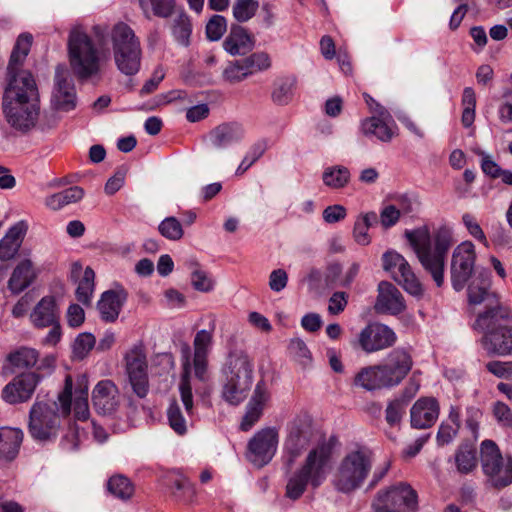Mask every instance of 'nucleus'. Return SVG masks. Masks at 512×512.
Listing matches in <instances>:
<instances>
[{
	"instance_id": "obj_1",
	"label": "nucleus",
	"mask_w": 512,
	"mask_h": 512,
	"mask_svg": "<svg viewBox=\"0 0 512 512\" xmlns=\"http://www.w3.org/2000/svg\"><path fill=\"white\" fill-rule=\"evenodd\" d=\"M406 237L422 267L438 287L442 286L446 255L453 244L452 230L441 226L431 236L428 228L422 227L406 232Z\"/></svg>"
},
{
	"instance_id": "obj_2",
	"label": "nucleus",
	"mask_w": 512,
	"mask_h": 512,
	"mask_svg": "<svg viewBox=\"0 0 512 512\" xmlns=\"http://www.w3.org/2000/svg\"><path fill=\"white\" fill-rule=\"evenodd\" d=\"M93 34L99 45L110 37L114 63L126 76L136 75L141 68L142 47L134 30L124 22H117L110 30L104 25L93 26Z\"/></svg>"
},
{
	"instance_id": "obj_3",
	"label": "nucleus",
	"mask_w": 512,
	"mask_h": 512,
	"mask_svg": "<svg viewBox=\"0 0 512 512\" xmlns=\"http://www.w3.org/2000/svg\"><path fill=\"white\" fill-rule=\"evenodd\" d=\"M512 310L504 305L485 310L477 316L473 328L483 333L482 348L489 356L512 355Z\"/></svg>"
},
{
	"instance_id": "obj_4",
	"label": "nucleus",
	"mask_w": 512,
	"mask_h": 512,
	"mask_svg": "<svg viewBox=\"0 0 512 512\" xmlns=\"http://www.w3.org/2000/svg\"><path fill=\"white\" fill-rule=\"evenodd\" d=\"M373 462V453L366 446H357L348 450L332 472V486L343 494L356 491L368 478Z\"/></svg>"
},
{
	"instance_id": "obj_5",
	"label": "nucleus",
	"mask_w": 512,
	"mask_h": 512,
	"mask_svg": "<svg viewBox=\"0 0 512 512\" xmlns=\"http://www.w3.org/2000/svg\"><path fill=\"white\" fill-rule=\"evenodd\" d=\"M331 454L332 447L327 443H321L312 449L303 465L289 477L286 497L295 501L304 494L308 484L314 488L319 487L326 479Z\"/></svg>"
},
{
	"instance_id": "obj_6",
	"label": "nucleus",
	"mask_w": 512,
	"mask_h": 512,
	"mask_svg": "<svg viewBox=\"0 0 512 512\" xmlns=\"http://www.w3.org/2000/svg\"><path fill=\"white\" fill-rule=\"evenodd\" d=\"M67 52L71 71L78 79H89L100 71V52L84 26L77 24L70 29Z\"/></svg>"
},
{
	"instance_id": "obj_7",
	"label": "nucleus",
	"mask_w": 512,
	"mask_h": 512,
	"mask_svg": "<svg viewBox=\"0 0 512 512\" xmlns=\"http://www.w3.org/2000/svg\"><path fill=\"white\" fill-rule=\"evenodd\" d=\"M253 362L244 353H232L222 368V398L231 405L242 403L253 384Z\"/></svg>"
},
{
	"instance_id": "obj_8",
	"label": "nucleus",
	"mask_w": 512,
	"mask_h": 512,
	"mask_svg": "<svg viewBox=\"0 0 512 512\" xmlns=\"http://www.w3.org/2000/svg\"><path fill=\"white\" fill-rule=\"evenodd\" d=\"M480 459L483 472L494 487L502 488L512 483V458H503L494 441L481 443Z\"/></svg>"
},
{
	"instance_id": "obj_9",
	"label": "nucleus",
	"mask_w": 512,
	"mask_h": 512,
	"mask_svg": "<svg viewBox=\"0 0 512 512\" xmlns=\"http://www.w3.org/2000/svg\"><path fill=\"white\" fill-rule=\"evenodd\" d=\"M73 410L75 418L87 420L90 415L88 404V379L85 375H79L74 382L71 376H66L64 388L58 395L60 413L67 416Z\"/></svg>"
},
{
	"instance_id": "obj_10",
	"label": "nucleus",
	"mask_w": 512,
	"mask_h": 512,
	"mask_svg": "<svg viewBox=\"0 0 512 512\" xmlns=\"http://www.w3.org/2000/svg\"><path fill=\"white\" fill-rule=\"evenodd\" d=\"M57 402H35L29 412L30 435L39 441L55 438L60 429V415Z\"/></svg>"
},
{
	"instance_id": "obj_11",
	"label": "nucleus",
	"mask_w": 512,
	"mask_h": 512,
	"mask_svg": "<svg viewBox=\"0 0 512 512\" xmlns=\"http://www.w3.org/2000/svg\"><path fill=\"white\" fill-rule=\"evenodd\" d=\"M363 96L373 115L361 121L360 130L362 134L366 137H374L381 142H390L397 132V126L392 116L384 106L376 102L370 95L364 93Z\"/></svg>"
},
{
	"instance_id": "obj_12",
	"label": "nucleus",
	"mask_w": 512,
	"mask_h": 512,
	"mask_svg": "<svg viewBox=\"0 0 512 512\" xmlns=\"http://www.w3.org/2000/svg\"><path fill=\"white\" fill-rule=\"evenodd\" d=\"M372 506L375 512H416L417 493L410 485L400 483L379 491Z\"/></svg>"
},
{
	"instance_id": "obj_13",
	"label": "nucleus",
	"mask_w": 512,
	"mask_h": 512,
	"mask_svg": "<svg viewBox=\"0 0 512 512\" xmlns=\"http://www.w3.org/2000/svg\"><path fill=\"white\" fill-rule=\"evenodd\" d=\"M279 443V430L276 427H264L258 430L248 441L246 458L257 468L267 465L275 456Z\"/></svg>"
},
{
	"instance_id": "obj_14",
	"label": "nucleus",
	"mask_w": 512,
	"mask_h": 512,
	"mask_svg": "<svg viewBox=\"0 0 512 512\" xmlns=\"http://www.w3.org/2000/svg\"><path fill=\"white\" fill-rule=\"evenodd\" d=\"M476 261L475 246L471 241H463L455 247L451 258V281L456 291H461L474 277Z\"/></svg>"
},
{
	"instance_id": "obj_15",
	"label": "nucleus",
	"mask_w": 512,
	"mask_h": 512,
	"mask_svg": "<svg viewBox=\"0 0 512 512\" xmlns=\"http://www.w3.org/2000/svg\"><path fill=\"white\" fill-rule=\"evenodd\" d=\"M383 269L399 283L409 294L421 296L423 287L413 273L408 261L395 250L386 251L382 255Z\"/></svg>"
},
{
	"instance_id": "obj_16",
	"label": "nucleus",
	"mask_w": 512,
	"mask_h": 512,
	"mask_svg": "<svg viewBox=\"0 0 512 512\" xmlns=\"http://www.w3.org/2000/svg\"><path fill=\"white\" fill-rule=\"evenodd\" d=\"M312 437L311 421L307 416H297L287 424V435L283 449L287 455L288 465L308 447Z\"/></svg>"
},
{
	"instance_id": "obj_17",
	"label": "nucleus",
	"mask_w": 512,
	"mask_h": 512,
	"mask_svg": "<svg viewBox=\"0 0 512 512\" xmlns=\"http://www.w3.org/2000/svg\"><path fill=\"white\" fill-rule=\"evenodd\" d=\"M39 102L36 82L27 70L7 71L3 102Z\"/></svg>"
},
{
	"instance_id": "obj_18",
	"label": "nucleus",
	"mask_w": 512,
	"mask_h": 512,
	"mask_svg": "<svg viewBox=\"0 0 512 512\" xmlns=\"http://www.w3.org/2000/svg\"><path fill=\"white\" fill-rule=\"evenodd\" d=\"M125 368L133 392L139 397H146L149 391L148 364L146 354L141 346L132 347L125 354Z\"/></svg>"
},
{
	"instance_id": "obj_19",
	"label": "nucleus",
	"mask_w": 512,
	"mask_h": 512,
	"mask_svg": "<svg viewBox=\"0 0 512 512\" xmlns=\"http://www.w3.org/2000/svg\"><path fill=\"white\" fill-rule=\"evenodd\" d=\"M51 105L57 112H69L77 105L76 89L65 65H58L55 69Z\"/></svg>"
},
{
	"instance_id": "obj_20",
	"label": "nucleus",
	"mask_w": 512,
	"mask_h": 512,
	"mask_svg": "<svg viewBox=\"0 0 512 512\" xmlns=\"http://www.w3.org/2000/svg\"><path fill=\"white\" fill-rule=\"evenodd\" d=\"M3 113L9 125L20 132L33 129L39 119V102H3Z\"/></svg>"
},
{
	"instance_id": "obj_21",
	"label": "nucleus",
	"mask_w": 512,
	"mask_h": 512,
	"mask_svg": "<svg viewBox=\"0 0 512 512\" xmlns=\"http://www.w3.org/2000/svg\"><path fill=\"white\" fill-rule=\"evenodd\" d=\"M396 340L395 332L387 325L370 323L360 331L353 344L370 354L393 346Z\"/></svg>"
},
{
	"instance_id": "obj_22",
	"label": "nucleus",
	"mask_w": 512,
	"mask_h": 512,
	"mask_svg": "<svg viewBox=\"0 0 512 512\" xmlns=\"http://www.w3.org/2000/svg\"><path fill=\"white\" fill-rule=\"evenodd\" d=\"M271 66L270 57L265 52H257L246 58L231 62L223 71V77L230 83H237L248 76L267 70Z\"/></svg>"
},
{
	"instance_id": "obj_23",
	"label": "nucleus",
	"mask_w": 512,
	"mask_h": 512,
	"mask_svg": "<svg viewBox=\"0 0 512 512\" xmlns=\"http://www.w3.org/2000/svg\"><path fill=\"white\" fill-rule=\"evenodd\" d=\"M39 382L40 376L34 372L20 374L4 386L2 398L9 404L27 402Z\"/></svg>"
},
{
	"instance_id": "obj_24",
	"label": "nucleus",
	"mask_w": 512,
	"mask_h": 512,
	"mask_svg": "<svg viewBox=\"0 0 512 512\" xmlns=\"http://www.w3.org/2000/svg\"><path fill=\"white\" fill-rule=\"evenodd\" d=\"M94 409L102 415H112L119 407L120 394L113 381H99L92 391Z\"/></svg>"
},
{
	"instance_id": "obj_25",
	"label": "nucleus",
	"mask_w": 512,
	"mask_h": 512,
	"mask_svg": "<svg viewBox=\"0 0 512 512\" xmlns=\"http://www.w3.org/2000/svg\"><path fill=\"white\" fill-rule=\"evenodd\" d=\"M490 287L491 280L487 271H479L475 274L468 284L469 303L474 305L485 303L486 310L502 305Z\"/></svg>"
},
{
	"instance_id": "obj_26",
	"label": "nucleus",
	"mask_w": 512,
	"mask_h": 512,
	"mask_svg": "<svg viewBox=\"0 0 512 512\" xmlns=\"http://www.w3.org/2000/svg\"><path fill=\"white\" fill-rule=\"evenodd\" d=\"M245 129L238 122H224L214 127L208 134L210 145L219 150L230 148L242 142Z\"/></svg>"
},
{
	"instance_id": "obj_27",
	"label": "nucleus",
	"mask_w": 512,
	"mask_h": 512,
	"mask_svg": "<svg viewBox=\"0 0 512 512\" xmlns=\"http://www.w3.org/2000/svg\"><path fill=\"white\" fill-rule=\"evenodd\" d=\"M374 307L379 313L397 315L403 312L406 306L398 288L390 282L382 281L378 285V296Z\"/></svg>"
},
{
	"instance_id": "obj_28",
	"label": "nucleus",
	"mask_w": 512,
	"mask_h": 512,
	"mask_svg": "<svg viewBox=\"0 0 512 512\" xmlns=\"http://www.w3.org/2000/svg\"><path fill=\"white\" fill-rule=\"evenodd\" d=\"M411 425L417 429L431 427L439 416V404L433 397L418 399L411 408Z\"/></svg>"
},
{
	"instance_id": "obj_29",
	"label": "nucleus",
	"mask_w": 512,
	"mask_h": 512,
	"mask_svg": "<svg viewBox=\"0 0 512 512\" xmlns=\"http://www.w3.org/2000/svg\"><path fill=\"white\" fill-rule=\"evenodd\" d=\"M127 300V292L124 289L105 291L97 303L100 317L105 322H115Z\"/></svg>"
},
{
	"instance_id": "obj_30",
	"label": "nucleus",
	"mask_w": 512,
	"mask_h": 512,
	"mask_svg": "<svg viewBox=\"0 0 512 512\" xmlns=\"http://www.w3.org/2000/svg\"><path fill=\"white\" fill-rule=\"evenodd\" d=\"M33 325L37 328H46L59 321V307L54 296L43 297L30 314Z\"/></svg>"
},
{
	"instance_id": "obj_31",
	"label": "nucleus",
	"mask_w": 512,
	"mask_h": 512,
	"mask_svg": "<svg viewBox=\"0 0 512 512\" xmlns=\"http://www.w3.org/2000/svg\"><path fill=\"white\" fill-rule=\"evenodd\" d=\"M255 41L248 31L240 25H232L223 42L224 50L232 56L244 55L254 48Z\"/></svg>"
},
{
	"instance_id": "obj_32",
	"label": "nucleus",
	"mask_w": 512,
	"mask_h": 512,
	"mask_svg": "<svg viewBox=\"0 0 512 512\" xmlns=\"http://www.w3.org/2000/svg\"><path fill=\"white\" fill-rule=\"evenodd\" d=\"M23 441V432L19 428L3 427L0 429V460H14Z\"/></svg>"
},
{
	"instance_id": "obj_33",
	"label": "nucleus",
	"mask_w": 512,
	"mask_h": 512,
	"mask_svg": "<svg viewBox=\"0 0 512 512\" xmlns=\"http://www.w3.org/2000/svg\"><path fill=\"white\" fill-rule=\"evenodd\" d=\"M26 231L27 225L23 221L16 223L8 230L6 235L0 240L1 260H9L16 255Z\"/></svg>"
},
{
	"instance_id": "obj_34",
	"label": "nucleus",
	"mask_w": 512,
	"mask_h": 512,
	"mask_svg": "<svg viewBox=\"0 0 512 512\" xmlns=\"http://www.w3.org/2000/svg\"><path fill=\"white\" fill-rule=\"evenodd\" d=\"M36 277V272L31 260L20 261L12 272L8 281V288L14 294H18L31 285Z\"/></svg>"
},
{
	"instance_id": "obj_35",
	"label": "nucleus",
	"mask_w": 512,
	"mask_h": 512,
	"mask_svg": "<svg viewBox=\"0 0 512 512\" xmlns=\"http://www.w3.org/2000/svg\"><path fill=\"white\" fill-rule=\"evenodd\" d=\"M353 385L368 392L385 389L377 364L362 367L355 374Z\"/></svg>"
},
{
	"instance_id": "obj_36",
	"label": "nucleus",
	"mask_w": 512,
	"mask_h": 512,
	"mask_svg": "<svg viewBox=\"0 0 512 512\" xmlns=\"http://www.w3.org/2000/svg\"><path fill=\"white\" fill-rule=\"evenodd\" d=\"M296 86L297 78L294 75L277 78L273 84L272 101L280 106L288 105L294 97Z\"/></svg>"
},
{
	"instance_id": "obj_37",
	"label": "nucleus",
	"mask_w": 512,
	"mask_h": 512,
	"mask_svg": "<svg viewBox=\"0 0 512 512\" xmlns=\"http://www.w3.org/2000/svg\"><path fill=\"white\" fill-rule=\"evenodd\" d=\"M190 356V348L185 346L182 349V358H183V374L179 386L180 395L182 403L185 407L186 413L191 414L193 410V395H192V387L190 384V372H191V364L189 360Z\"/></svg>"
},
{
	"instance_id": "obj_38",
	"label": "nucleus",
	"mask_w": 512,
	"mask_h": 512,
	"mask_svg": "<svg viewBox=\"0 0 512 512\" xmlns=\"http://www.w3.org/2000/svg\"><path fill=\"white\" fill-rule=\"evenodd\" d=\"M33 37L29 33H22L18 36L12 50L7 71L22 70L21 67L30 51Z\"/></svg>"
},
{
	"instance_id": "obj_39",
	"label": "nucleus",
	"mask_w": 512,
	"mask_h": 512,
	"mask_svg": "<svg viewBox=\"0 0 512 512\" xmlns=\"http://www.w3.org/2000/svg\"><path fill=\"white\" fill-rule=\"evenodd\" d=\"M83 196L84 190L79 186H73L48 196L45 199V205L51 210H59L66 205L80 201Z\"/></svg>"
},
{
	"instance_id": "obj_40",
	"label": "nucleus",
	"mask_w": 512,
	"mask_h": 512,
	"mask_svg": "<svg viewBox=\"0 0 512 512\" xmlns=\"http://www.w3.org/2000/svg\"><path fill=\"white\" fill-rule=\"evenodd\" d=\"M454 463L458 473L466 475L477 467L475 449L469 444L460 445L454 454Z\"/></svg>"
},
{
	"instance_id": "obj_41",
	"label": "nucleus",
	"mask_w": 512,
	"mask_h": 512,
	"mask_svg": "<svg viewBox=\"0 0 512 512\" xmlns=\"http://www.w3.org/2000/svg\"><path fill=\"white\" fill-rule=\"evenodd\" d=\"M322 181L330 189H342L350 181V171L341 165L327 167L323 171Z\"/></svg>"
},
{
	"instance_id": "obj_42",
	"label": "nucleus",
	"mask_w": 512,
	"mask_h": 512,
	"mask_svg": "<svg viewBox=\"0 0 512 512\" xmlns=\"http://www.w3.org/2000/svg\"><path fill=\"white\" fill-rule=\"evenodd\" d=\"M9 363L16 369H29L34 367L39 360L37 350L29 347H21L7 356Z\"/></svg>"
},
{
	"instance_id": "obj_43",
	"label": "nucleus",
	"mask_w": 512,
	"mask_h": 512,
	"mask_svg": "<svg viewBox=\"0 0 512 512\" xmlns=\"http://www.w3.org/2000/svg\"><path fill=\"white\" fill-rule=\"evenodd\" d=\"M391 368L396 370L404 378L413 367V359L408 351L402 348L392 350L385 358V361Z\"/></svg>"
},
{
	"instance_id": "obj_44",
	"label": "nucleus",
	"mask_w": 512,
	"mask_h": 512,
	"mask_svg": "<svg viewBox=\"0 0 512 512\" xmlns=\"http://www.w3.org/2000/svg\"><path fill=\"white\" fill-rule=\"evenodd\" d=\"M376 220L377 214L375 212H368L357 218L354 224L353 236L358 244L365 246L370 243L368 230Z\"/></svg>"
},
{
	"instance_id": "obj_45",
	"label": "nucleus",
	"mask_w": 512,
	"mask_h": 512,
	"mask_svg": "<svg viewBox=\"0 0 512 512\" xmlns=\"http://www.w3.org/2000/svg\"><path fill=\"white\" fill-rule=\"evenodd\" d=\"M172 33L176 42L183 46H188L192 33L190 18L185 13H180L173 22Z\"/></svg>"
},
{
	"instance_id": "obj_46",
	"label": "nucleus",
	"mask_w": 512,
	"mask_h": 512,
	"mask_svg": "<svg viewBox=\"0 0 512 512\" xmlns=\"http://www.w3.org/2000/svg\"><path fill=\"white\" fill-rule=\"evenodd\" d=\"M94 278V271L90 267H86L83 277L76 289L77 300L84 305H89L91 303L94 293Z\"/></svg>"
},
{
	"instance_id": "obj_47",
	"label": "nucleus",
	"mask_w": 512,
	"mask_h": 512,
	"mask_svg": "<svg viewBox=\"0 0 512 512\" xmlns=\"http://www.w3.org/2000/svg\"><path fill=\"white\" fill-rule=\"evenodd\" d=\"M258 9V0H235L232 14L237 22L245 23L256 15Z\"/></svg>"
},
{
	"instance_id": "obj_48",
	"label": "nucleus",
	"mask_w": 512,
	"mask_h": 512,
	"mask_svg": "<svg viewBox=\"0 0 512 512\" xmlns=\"http://www.w3.org/2000/svg\"><path fill=\"white\" fill-rule=\"evenodd\" d=\"M289 356L302 367H308L312 362V355L306 343L300 338H294L288 345Z\"/></svg>"
},
{
	"instance_id": "obj_49",
	"label": "nucleus",
	"mask_w": 512,
	"mask_h": 512,
	"mask_svg": "<svg viewBox=\"0 0 512 512\" xmlns=\"http://www.w3.org/2000/svg\"><path fill=\"white\" fill-rule=\"evenodd\" d=\"M108 490L115 497L126 500L134 493V487L130 480L124 476H112L108 481Z\"/></svg>"
},
{
	"instance_id": "obj_50",
	"label": "nucleus",
	"mask_w": 512,
	"mask_h": 512,
	"mask_svg": "<svg viewBox=\"0 0 512 512\" xmlns=\"http://www.w3.org/2000/svg\"><path fill=\"white\" fill-rule=\"evenodd\" d=\"M463 112L461 122L464 127L469 128L475 120L476 96L472 88L466 87L462 95Z\"/></svg>"
},
{
	"instance_id": "obj_51",
	"label": "nucleus",
	"mask_w": 512,
	"mask_h": 512,
	"mask_svg": "<svg viewBox=\"0 0 512 512\" xmlns=\"http://www.w3.org/2000/svg\"><path fill=\"white\" fill-rule=\"evenodd\" d=\"M167 417L169 425L174 430V432H176L178 435H184L187 432V420L176 402L169 406L167 410Z\"/></svg>"
},
{
	"instance_id": "obj_52",
	"label": "nucleus",
	"mask_w": 512,
	"mask_h": 512,
	"mask_svg": "<svg viewBox=\"0 0 512 512\" xmlns=\"http://www.w3.org/2000/svg\"><path fill=\"white\" fill-rule=\"evenodd\" d=\"M159 232L166 239L177 241L183 236L181 223L175 217H167L159 224Z\"/></svg>"
},
{
	"instance_id": "obj_53",
	"label": "nucleus",
	"mask_w": 512,
	"mask_h": 512,
	"mask_svg": "<svg viewBox=\"0 0 512 512\" xmlns=\"http://www.w3.org/2000/svg\"><path fill=\"white\" fill-rule=\"evenodd\" d=\"M96 340L91 333H81L73 343V355L77 359H83L95 346Z\"/></svg>"
},
{
	"instance_id": "obj_54",
	"label": "nucleus",
	"mask_w": 512,
	"mask_h": 512,
	"mask_svg": "<svg viewBox=\"0 0 512 512\" xmlns=\"http://www.w3.org/2000/svg\"><path fill=\"white\" fill-rule=\"evenodd\" d=\"M497 116L502 124L512 123V88L503 90L497 108Z\"/></svg>"
},
{
	"instance_id": "obj_55",
	"label": "nucleus",
	"mask_w": 512,
	"mask_h": 512,
	"mask_svg": "<svg viewBox=\"0 0 512 512\" xmlns=\"http://www.w3.org/2000/svg\"><path fill=\"white\" fill-rule=\"evenodd\" d=\"M264 407L259 404H253L252 401L246 405V411L240 423L242 431H249L261 418Z\"/></svg>"
},
{
	"instance_id": "obj_56",
	"label": "nucleus",
	"mask_w": 512,
	"mask_h": 512,
	"mask_svg": "<svg viewBox=\"0 0 512 512\" xmlns=\"http://www.w3.org/2000/svg\"><path fill=\"white\" fill-rule=\"evenodd\" d=\"M264 407L259 404H253L252 401L246 405V411L240 423L242 431H249L261 418Z\"/></svg>"
},
{
	"instance_id": "obj_57",
	"label": "nucleus",
	"mask_w": 512,
	"mask_h": 512,
	"mask_svg": "<svg viewBox=\"0 0 512 512\" xmlns=\"http://www.w3.org/2000/svg\"><path fill=\"white\" fill-rule=\"evenodd\" d=\"M264 407L259 404H253L252 401L246 405V411L240 423L242 431H249L261 418Z\"/></svg>"
},
{
	"instance_id": "obj_58",
	"label": "nucleus",
	"mask_w": 512,
	"mask_h": 512,
	"mask_svg": "<svg viewBox=\"0 0 512 512\" xmlns=\"http://www.w3.org/2000/svg\"><path fill=\"white\" fill-rule=\"evenodd\" d=\"M227 30V21L221 15H214L206 25V35L211 41H218Z\"/></svg>"
},
{
	"instance_id": "obj_59",
	"label": "nucleus",
	"mask_w": 512,
	"mask_h": 512,
	"mask_svg": "<svg viewBox=\"0 0 512 512\" xmlns=\"http://www.w3.org/2000/svg\"><path fill=\"white\" fill-rule=\"evenodd\" d=\"M462 222L467 229L468 233L477 241L482 243L484 246L488 247L489 243L487 237L475 219V217L470 213H465L462 216Z\"/></svg>"
},
{
	"instance_id": "obj_60",
	"label": "nucleus",
	"mask_w": 512,
	"mask_h": 512,
	"mask_svg": "<svg viewBox=\"0 0 512 512\" xmlns=\"http://www.w3.org/2000/svg\"><path fill=\"white\" fill-rule=\"evenodd\" d=\"M191 284L200 292H210L214 288L213 279L204 270L196 267L191 273Z\"/></svg>"
},
{
	"instance_id": "obj_61",
	"label": "nucleus",
	"mask_w": 512,
	"mask_h": 512,
	"mask_svg": "<svg viewBox=\"0 0 512 512\" xmlns=\"http://www.w3.org/2000/svg\"><path fill=\"white\" fill-rule=\"evenodd\" d=\"M377 365L379 367L385 389L396 387L405 379L396 370L391 368L386 362H382Z\"/></svg>"
},
{
	"instance_id": "obj_62",
	"label": "nucleus",
	"mask_w": 512,
	"mask_h": 512,
	"mask_svg": "<svg viewBox=\"0 0 512 512\" xmlns=\"http://www.w3.org/2000/svg\"><path fill=\"white\" fill-rule=\"evenodd\" d=\"M377 365L379 367L385 389L396 387L405 379L396 370L391 368L386 362H382Z\"/></svg>"
},
{
	"instance_id": "obj_63",
	"label": "nucleus",
	"mask_w": 512,
	"mask_h": 512,
	"mask_svg": "<svg viewBox=\"0 0 512 512\" xmlns=\"http://www.w3.org/2000/svg\"><path fill=\"white\" fill-rule=\"evenodd\" d=\"M485 367L497 378L512 379V361H490Z\"/></svg>"
},
{
	"instance_id": "obj_64",
	"label": "nucleus",
	"mask_w": 512,
	"mask_h": 512,
	"mask_svg": "<svg viewBox=\"0 0 512 512\" xmlns=\"http://www.w3.org/2000/svg\"><path fill=\"white\" fill-rule=\"evenodd\" d=\"M407 403L404 399L390 402L386 408V420L389 424H397L405 413Z\"/></svg>"
}]
</instances>
